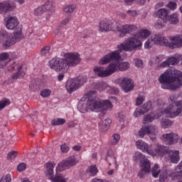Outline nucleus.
Wrapping results in <instances>:
<instances>
[{
	"mask_svg": "<svg viewBox=\"0 0 182 182\" xmlns=\"http://www.w3.org/2000/svg\"><path fill=\"white\" fill-rule=\"evenodd\" d=\"M134 65L136 68H143V60L139 58L134 59Z\"/></svg>",
	"mask_w": 182,
	"mask_h": 182,
	"instance_id": "obj_52",
	"label": "nucleus"
},
{
	"mask_svg": "<svg viewBox=\"0 0 182 182\" xmlns=\"http://www.w3.org/2000/svg\"><path fill=\"white\" fill-rule=\"evenodd\" d=\"M56 166V164L55 162H47L46 164V169L45 171L46 177H47L49 180H52L53 178V168H55V166Z\"/></svg>",
	"mask_w": 182,
	"mask_h": 182,
	"instance_id": "obj_19",
	"label": "nucleus"
},
{
	"mask_svg": "<svg viewBox=\"0 0 182 182\" xmlns=\"http://www.w3.org/2000/svg\"><path fill=\"white\" fill-rule=\"evenodd\" d=\"M17 170L19 172L26 170V164H25V163L20 164L17 167Z\"/></svg>",
	"mask_w": 182,
	"mask_h": 182,
	"instance_id": "obj_57",
	"label": "nucleus"
},
{
	"mask_svg": "<svg viewBox=\"0 0 182 182\" xmlns=\"http://www.w3.org/2000/svg\"><path fill=\"white\" fill-rule=\"evenodd\" d=\"M66 123V120L63 118H57L51 120L52 126H62V124H65Z\"/></svg>",
	"mask_w": 182,
	"mask_h": 182,
	"instance_id": "obj_39",
	"label": "nucleus"
},
{
	"mask_svg": "<svg viewBox=\"0 0 182 182\" xmlns=\"http://www.w3.org/2000/svg\"><path fill=\"white\" fill-rule=\"evenodd\" d=\"M68 179L62 174H56L55 176L52 179L53 182H66Z\"/></svg>",
	"mask_w": 182,
	"mask_h": 182,
	"instance_id": "obj_43",
	"label": "nucleus"
},
{
	"mask_svg": "<svg viewBox=\"0 0 182 182\" xmlns=\"http://www.w3.org/2000/svg\"><path fill=\"white\" fill-rule=\"evenodd\" d=\"M82 62L80 54L77 53H67L64 54V58H54L49 62L50 68L56 72H68L69 68L77 66Z\"/></svg>",
	"mask_w": 182,
	"mask_h": 182,
	"instance_id": "obj_4",
	"label": "nucleus"
},
{
	"mask_svg": "<svg viewBox=\"0 0 182 182\" xmlns=\"http://www.w3.org/2000/svg\"><path fill=\"white\" fill-rule=\"evenodd\" d=\"M110 124H112V119H107L104 120L101 124V129L103 132H106V130H109V127H110Z\"/></svg>",
	"mask_w": 182,
	"mask_h": 182,
	"instance_id": "obj_40",
	"label": "nucleus"
},
{
	"mask_svg": "<svg viewBox=\"0 0 182 182\" xmlns=\"http://www.w3.org/2000/svg\"><path fill=\"white\" fill-rule=\"evenodd\" d=\"M133 160L134 161H139V163L141 161H144V160H146V156H144V154H142L141 152H136L133 156Z\"/></svg>",
	"mask_w": 182,
	"mask_h": 182,
	"instance_id": "obj_38",
	"label": "nucleus"
},
{
	"mask_svg": "<svg viewBox=\"0 0 182 182\" xmlns=\"http://www.w3.org/2000/svg\"><path fill=\"white\" fill-rule=\"evenodd\" d=\"M87 173L90 177H95V176L98 173L97 168L96 166L92 165L87 170Z\"/></svg>",
	"mask_w": 182,
	"mask_h": 182,
	"instance_id": "obj_37",
	"label": "nucleus"
},
{
	"mask_svg": "<svg viewBox=\"0 0 182 182\" xmlns=\"http://www.w3.org/2000/svg\"><path fill=\"white\" fill-rule=\"evenodd\" d=\"M112 158L113 159V163L115 166L116 170H118L119 164L117 163V161H116V155L114 154V151L109 150L107 152V160L109 166H112Z\"/></svg>",
	"mask_w": 182,
	"mask_h": 182,
	"instance_id": "obj_22",
	"label": "nucleus"
},
{
	"mask_svg": "<svg viewBox=\"0 0 182 182\" xmlns=\"http://www.w3.org/2000/svg\"><path fill=\"white\" fill-rule=\"evenodd\" d=\"M139 165L141 170H144V171H146V173H150L151 165L150 161H149V159H145L144 161L139 162Z\"/></svg>",
	"mask_w": 182,
	"mask_h": 182,
	"instance_id": "obj_26",
	"label": "nucleus"
},
{
	"mask_svg": "<svg viewBox=\"0 0 182 182\" xmlns=\"http://www.w3.org/2000/svg\"><path fill=\"white\" fill-rule=\"evenodd\" d=\"M17 72L11 76L12 79L14 80L22 79V77H23L26 73V69L23 68L22 65L17 67Z\"/></svg>",
	"mask_w": 182,
	"mask_h": 182,
	"instance_id": "obj_21",
	"label": "nucleus"
},
{
	"mask_svg": "<svg viewBox=\"0 0 182 182\" xmlns=\"http://www.w3.org/2000/svg\"><path fill=\"white\" fill-rule=\"evenodd\" d=\"M171 121L168 119H162L161 121V126L162 129H168V127H171Z\"/></svg>",
	"mask_w": 182,
	"mask_h": 182,
	"instance_id": "obj_42",
	"label": "nucleus"
},
{
	"mask_svg": "<svg viewBox=\"0 0 182 182\" xmlns=\"http://www.w3.org/2000/svg\"><path fill=\"white\" fill-rule=\"evenodd\" d=\"M16 68V63H14V64L11 65L9 67L8 70L9 72H12V70H14Z\"/></svg>",
	"mask_w": 182,
	"mask_h": 182,
	"instance_id": "obj_64",
	"label": "nucleus"
},
{
	"mask_svg": "<svg viewBox=\"0 0 182 182\" xmlns=\"http://www.w3.org/2000/svg\"><path fill=\"white\" fill-rule=\"evenodd\" d=\"M168 21L172 25H177V23L180 22V19H178V14L173 13L172 14H171L169 16Z\"/></svg>",
	"mask_w": 182,
	"mask_h": 182,
	"instance_id": "obj_34",
	"label": "nucleus"
},
{
	"mask_svg": "<svg viewBox=\"0 0 182 182\" xmlns=\"http://www.w3.org/2000/svg\"><path fill=\"white\" fill-rule=\"evenodd\" d=\"M77 8V6L76 4H70L65 6L63 8V11L65 14H67V15H70V14H73L75 12V10Z\"/></svg>",
	"mask_w": 182,
	"mask_h": 182,
	"instance_id": "obj_31",
	"label": "nucleus"
},
{
	"mask_svg": "<svg viewBox=\"0 0 182 182\" xmlns=\"http://www.w3.org/2000/svg\"><path fill=\"white\" fill-rule=\"evenodd\" d=\"M127 14L129 15V16H137V11L134 10H128Z\"/></svg>",
	"mask_w": 182,
	"mask_h": 182,
	"instance_id": "obj_62",
	"label": "nucleus"
},
{
	"mask_svg": "<svg viewBox=\"0 0 182 182\" xmlns=\"http://www.w3.org/2000/svg\"><path fill=\"white\" fill-rule=\"evenodd\" d=\"M155 61L154 63H160V62H163V60H164L165 58L164 55H158L156 57H155Z\"/></svg>",
	"mask_w": 182,
	"mask_h": 182,
	"instance_id": "obj_58",
	"label": "nucleus"
},
{
	"mask_svg": "<svg viewBox=\"0 0 182 182\" xmlns=\"http://www.w3.org/2000/svg\"><path fill=\"white\" fill-rule=\"evenodd\" d=\"M180 139V136L178 134L174 133V132H171L168 134H164L162 135V139L166 144H176V143H178V140Z\"/></svg>",
	"mask_w": 182,
	"mask_h": 182,
	"instance_id": "obj_14",
	"label": "nucleus"
},
{
	"mask_svg": "<svg viewBox=\"0 0 182 182\" xmlns=\"http://www.w3.org/2000/svg\"><path fill=\"white\" fill-rule=\"evenodd\" d=\"M50 93H52L50 90L45 89L41 91V96H42V97H48V96H50Z\"/></svg>",
	"mask_w": 182,
	"mask_h": 182,
	"instance_id": "obj_50",
	"label": "nucleus"
},
{
	"mask_svg": "<svg viewBox=\"0 0 182 182\" xmlns=\"http://www.w3.org/2000/svg\"><path fill=\"white\" fill-rule=\"evenodd\" d=\"M162 89L177 90L182 87V72L178 70H166L159 77Z\"/></svg>",
	"mask_w": 182,
	"mask_h": 182,
	"instance_id": "obj_5",
	"label": "nucleus"
},
{
	"mask_svg": "<svg viewBox=\"0 0 182 182\" xmlns=\"http://www.w3.org/2000/svg\"><path fill=\"white\" fill-rule=\"evenodd\" d=\"M67 164V166H68V168L73 167V166H75L79 163V161L76 159V156H70L67 160L65 161Z\"/></svg>",
	"mask_w": 182,
	"mask_h": 182,
	"instance_id": "obj_32",
	"label": "nucleus"
},
{
	"mask_svg": "<svg viewBox=\"0 0 182 182\" xmlns=\"http://www.w3.org/2000/svg\"><path fill=\"white\" fill-rule=\"evenodd\" d=\"M149 173L150 172H146V171L141 169L139 173H138V176L139 177V178H144V177L149 174Z\"/></svg>",
	"mask_w": 182,
	"mask_h": 182,
	"instance_id": "obj_55",
	"label": "nucleus"
},
{
	"mask_svg": "<svg viewBox=\"0 0 182 182\" xmlns=\"http://www.w3.org/2000/svg\"><path fill=\"white\" fill-rule=\"evenodd\" d=\"M139 110H141V114H145L149 110H151V102H148L144 104L141 107H139Z\"/></svg>",
	"mask_w": 182,
	"mask_h": 182,
	"instance_id": "obj_33",
	"label": "nucleus"
},
{
	"mask_svg": "<svg viewBox=\"0 0 182 182\" xmlns=\"http://www.w3.org/2000/svg\"><path fill=\"white\" fill-rule=\"evenodd\" d=\"M14 9V6L11 5L8 1H3L0 3V11L1 14H6Z\"/></svg>",
	"mask_w": 182,
	"mask_h": 182,
	"instance_id": "obj_24",
	"label": "nucleus"
},
{
	"mask_svg": "<svg viewBox=\"0 0 182 182\" xmlns=\"http://www.w3.org/2000/svg\"><path fill=\"white\" fill-rule=\"evenodd\" d=\"M144 102V98L143 97H139L136 100V105L140 106Z\"/></svg>",
	"mask_w": 182,
	"mask_h": 182,
	"instance_id": "obj_60",
	"label": "nucleus"
},
{
	"mask_svg": "<svg viewBox=\"0 0 182 182\" xmlns=\"http://www.w3.org/2000/svg\"><path fill=\"white\" fill-rule=\"evenodd\" d=\"M164 114L163 109H159L156 114L150 113L149 114L144 116V122H146V123H151L156 119H159V117H161Z\"/></svg>",
	"mask_w": 182,
	"mask_h": 182,
	"instance_id": "obj_17",
	"label": "nucleus"
},
{
	"mask_svg": "<svg viewBox=\"0 0 182 182\" xmlns=\"http://www.w3.org/2000/svg\"><path fill=\"white\" fill-rule=\"evenodd\" d=\"M48 11H52V3L50 1L46 2L43 6H38L34 9L35 16L42 17L44 14Z\"/></svg>",
	"mask_w": 182,
	"mask_h": 182,
	"instance_id": "obj_13",
	"label": "nucleus"
},
{
	"mask_svg": "<svg viewBox=\"0 0 182 182\" xmlns=\"http://www.w3.org/2000/svg\"><path fill=\"white\" fill-rule=\"evenodd\" d=\"M178 95L172 94L168 98V107L163 110L164 114L167 117L174 119L177 116H180L182 112V102L177 100Z\"/></svg>",
	"mask_w": 182,
	"mask_h": 182,
	"instance_id": "obj_6",
	"label": "nucleus"
},
{
	"mask_svg": "<svg viewBox=\"0 0 182 182\" xmlns=\"http://www.w3.org/2000/svg\"><path fill=\"white\" fill-rule=\"evenodd\" d=\"M166 7L168 8L170 11H176V9H177V3L174 1H169Z\"/></svg>",
	"mask_w": 182,
	"mask_h": 182,
	"instance_id": "obj_48",
	"label": "nucleus"
},
{
	"mask_svg": "<svg viewBox=\"0 0 182 182\" xmlns=\"http://www.w3.org/2000/svg\"><path fill=\"white\" fill-rule=\"evenodd\" d=\"M11 181H12V178H11L10 174L3 176L0 180V182H11Z\"/></svg>",
	"mask_w": 182,
	"mask_h": 182,
	"instance_id": "obj_51",
	"label": "nucleus"
},
{
	"mask_svg": "<svg viewBox=\"0 0 182 182\" xmlns=\"http://www.w3.org/2000/svg\"><path fill=\"white\" fill-rule=\"evenodd\" d=\"M65 88L68 93H73L79 88L77 85V80L74 79H70L67 81Z\"/></svg>",
	"mask_w": 182,
	"mask_h": 182,
	"instance_id": "obj_18",
	"label": "nucleus"
},
{
	"mask_svg": "<svg viewBox=\"0 0 182 182\" xmlns=\"http://www.w3.org/2000/svg\"><path fill=\"white\" fill-rule=\"evenodd\" d=\"M113 29L115 30V32H119V38H124L127 33H132V32L136 31L137 27L132 24L123 25L117 22V24L114 26Z\"/></svg>",
	"mask_w": 182,
	"mask_h": 182,
	"instance_id": "obj_8",
	"label": "nucleus"
},
{
	"mask_svg": "<svg viewBox=\"0 0 182 182\" xmlns=\"http://www.w3.org/2000/svg\"><path fill=\"white\" fill-rule=\"evenodd\" d=\"M154 45L165 46L172 50L180 49L182 48V34L169 36L168 38L163 34H154L146 41L144 47L146 49H150V48H153Z\"/></svg>",
	"mask_w": 182,
	"mask_h": 182,
	"instance_id": "obj_3",
	"label": "nucleus"
},
{
	"mask_svg": "<svg viewBox=\"0 0 182 182\" xmlns=\"http://www.w3.org/2000/svg\"><path fill=\"white\" fill-rule=\"evenodd\" d=\"M168 14H170V12L166 9H160L156 11V16L161 19H163L164 21L167 16H168Z\"/></svg>",
	"mask_w": 182,
	"mask_h": 182,
	"instance_id": "obj_28",
	"label": "nucleus"
},
{
	"mask_svg": "<svg viewBox=\"0 0 182 182\" xmlns=\"http://www.w3.org/2000/svg\"><path fill=\"white\" fill-rule=\"evenodd\" d=\"M136 146L139 150H141V151L144 153H147V154H149V151H150L151 149V145H149V144L146 143L141 139L136 141Z\"/></svg>",
	"mask_w": 182,
	"mask_h": 182,
	"instance_id": "obj_20",
	"label": "nucleus"
},
{
	"mask_svg": "<svg viewBox=\"0 0 182 182\" xmlns=\"http://www.w3.org/2000/svg\"><path fill=\"white\" fill-rule=\"evenodd\" d=\"M75 80H77V85L78 87L80 86H83L85 83H86V80H87V78L85 76H79L77 78H74Z\"/></svg>",
	"mask_w": 182,
	"mask_h": 182,
	"instance_id": "obj_44",
	"label": "nucleus"
},
{
	"mask_svg": "<svg viewBox=\"0 0 182 182\" xmlns=\"http://www.w3.org/2000/svg\"><path fill=\"white\" fill-rule=\"evenodd\" d=\"M129 69H130V64L129 63V62H118V70H119L120 72H124L125 70H127Z\"/></svg>",
	"mask_w": 182,
	"mask_h": 182,
	"instance_id": "obj_35",
	"label": "nucleus"
},
{
	"mask_svg": "<svg viewBox=\"0 0 182 182\" xmlns=\"http://www.w3.org/2000/svg\"><path fill=\"white\" fill-rule=\"evenodd\" d=\"M42 56H49L50 55V46H47L41 49Z\"/></svg>",
	"mask_w": 182,
	"mask_h": 182,
	"instance_id": "obj_46",
	"label": "nucleus"
},
{
	"mask_svg": "<svg viewBox=\"0 0 182 182\" xmlns=\"http://www.w3.org/2000/svg\"><path fill=\"white\" fill-rule=\"evenodd\" d=\"M8 59H9V53H2L0 54V68H4L8 65V62H6Z\"/></svg>",
	"mask_w": 182,
	"mask_h": 182,
	"instance_id": "obj_29",
	"label": "nucleus"
},
{
	"mask_svg": "<svg viewBox=\"0 0 182 182\" xmlns=\"http://www.w3.org/2000/svg\"><path fill=\"white\" fill-rule=\"evenodd\" d=\"M93 70L96 76H98V77H107V76H109L107 70H105L103 67H95Z\"/></svg>",
	"mask_w": 182,
	"mask_h": 182,
	"instance_id": "obj_23",
	"label": "nucleus"
},
{
	"mask_svg": "<svg viewBox=\"0 0 182 182\" xmlns=\"http://www.w3.org/2000/svg\"><path fill=\"white\" fill-rule=\"evenodd\" d=\"M182 59V55L180 54H176L174 56L170 57L167 59L168 63L169 65H178V63H180V60Z\"/></svg>",
	"mask_w": 182,
	"mask_h": 182,
	"instance_id": "obj_27",
	"label": "nucleus"
},
{
	"mask_svg": "<svg viewBox=\"0 0 182 182\" xmlns=\"http://www.w3.org/2000/svg\"><path fill=\"white\" fill-rule=\"evenodd\" d=\"M117 22L109 23L107 20H103L100 21L99 24V32H109V31H116L114 26H116Z\"/></svg>",
	"mask_w": 182,
	"mask_h": 182,
	"instance_id": "obj_15",
	"label": "nucleus"
},
{
	"mask_svg": "<svg viewBox=\"0 0 182 182\" xmlns=\"http://www.w3.org/2000/svg\"><path fill=\"white\" fill-rule=\"evenodd\" d=\"M11 105V101L8 99H4L0 101V112L1 110H4L6 106H9Z\"/></svg>",
	"mask_w": 182,
	"mask_h": 182,
	"instance_id": "obj_45",
	"label": "nucleus"
},
{
	"mask_svg": "<svg viewBox=\"0 0 182 182\" xmlns=\"http://www.w3.org/2000/svg\"><path fill=\"white\" fill-rule=\"evenodd\" d=\"M108 91L111 95H117V93H119V89L114 87H109Z\"/></svg>",
	"mask_w": 182,
	"mask_h": 182,
	"instance_id": "obj_54",
	"label": "nucleus"
},
{
	"mask_svg": "<svg viewBox=\"0 0 182 182\" xmlns=\"http://www.w3.org/2000/svg\"><path fill=\"white\" fill-rule=\"evenodd\" d=\"M109 100H105L100 101L97 98V93L95 91H91L85 95L78 104V109L81 113H86L87 110L99 113L100 112H107L112 110L113 105L112 102L117 100L116 97H110Z\"/></svg>",
	"mask_w": 182,
	"mask_h": 182,
	"instance_id": "obj_2",
	"label": "nucleus"
},
{
	"mask_svg": "<svg viewBox=\"0 0 182 182\" xmlns=\"http://www.w3.org/2000/svg\"><path fill=\"white\" fill-rule=\"evenodd\" d=\"M6 28L9 31H15L19 28L18 17L9 15L4 18Z\"/></svg>",
	"mask_w": 182,
	"mask_h": 182,
	"instance_id": "obj_9",
	"label": "nucleus"
},
{
	"mask_svg": "<svg viewBox=\"0 0 182 182\" xmlns=\"http://www.w3.org/2000/svg\"><path fill=\"white\" fill-rule=\"evenodd\" d=\"M157 131V127L155 125L144 126L136 133V136L140 139H143L146 134L149 136H155Z\"/></svg>",
	"mask_w": 182,
	"mask_h": 182,
	"instance_id": "obj_11",
	"label": "nucleus"
},
{
	"mask_svg": "<svg viewBox=\"0 0 182 182\" xmlns=\"http://www.w3.org/2000/svg\"><path fill=\"white\" fill-rule=\"evenodd\" d=\"M167 151H168L167 147L158 144L154 151L153 149H151H151L149 151V156H152L153 157H156V156L163 157L164 156L166 155V153L167 154Z\"/></svg>",
	"mask_w": 182,
	"mask_h": 182,
	"instance_id": "obj_16",
	"label": "nucleus"
},
{
	"mask_svg": "<svg viewBox=\"0 0 182 182\" xmlns=\"http://www.w3.org/2000/svg\"><path fill=\"white\" fill-rule=\"evenodd\" d=\"M168 66H170V64L168 60L166 59V61H164L159 65H158V68H168Z\"/></svg>",
	"mask_w": 182,
	"mask_h": 182,
	"instance_id": "obj_61",
	"label": "nucleus"
},
{
	"mask_svg": "<svg viewBox=\"0 0 182 182\" xmlns=\"http://www.w3.org/2000/svg\"><path fill=\"white\" fill-rule=\"evenodd\" d=\"M119 141H120V135H119L118 134H114L113 140L111 141L112 146H116V144H117V143H119Z\"/></svg>",
	"mask_w": 182,
	"mask_h": 182,
	"instance_id": "obj_49",
	"label": "nucleus"
},
{
	"mask_svg": "<svg viewBox=\"0 0 182 182\" xmlns=\"http://www.w3.org/2000/svg\"><path fill=\"white\" fill-rule=\"evenodd\" d=\"M23 37L22 28L21 27L15 29L13 36L5 30L0 31V43H1L4 48H9L15 45V43L21 41Z\"/></svg>",
	"mask_w": 182,
	"mask_h": 182,
	"instance_id": "obj_7",
	"label": "nucleus"
},
{
	"mask_svg": "<svg viewBox=\"0 0 182 182\" xmlns=\"http://www.w3.org/2000/svg\"><path fill=\"white\" fill-rule=\"evenodd\" d=\"M140 114H142L141 111L140 110V108H138L134 112V117H139V116H140Z\"/></svg>",
	"mask_w": 182,
	"mask_h": 182,
	"instance_id": "obj_63",
	"label": "nucleus"
},
{
	"mask_svg": "<svg viewBox=\"0 0 182 182\" xmlns=\"http://www.w3.org/2000/svg\"><path fill=\"white\" fill-rule=\"evenodd\" d=\"M151 35V32L147 29H141L134 34L132 37L127 38L122 43L117 46L118 50L109 53L102 57L99 65H107L112 60H119L120 59V52H133V50H140L141 49V41L139 39H147Z\"/></svg>",
	"mask_w": 182,
	"mask_h": 182,
	"instance_id": "obj_1",
	"label": "nucleus"
},
{
	"mask_svg": "<svg viewBox=\"0 0 182 182\" xmlns=\"http://www.w3.org/2000/svg\"><path fill=\"white\" fill-rule=\"evenodd\" d=\"M117 82H118L119 86L125 93H129V92H131V90L134 89L133 80L127 77L119 78L117 80Z\"/></svg>",
	"mask_w": 182,
	"mask_h": 182,
	"instance_id": "obj_10",
	"label": "nucleus"
},
{
	"mask_svg": "<svg viewBox=\"0 0 182 182\" xmlns=\"http://www.w3.org/2000/svg\"><path fill=\"white\" fill-rule=\"evenodd\" d=\"M164 22H166L165 20L164 21L159 20L154 25L155 28L156 29H161V28H164Z\"/></svg>",
	"mask_w": 182,
	"mask_h": 182,
	"instance_id": "obj_53",
	"label": "nucleus"
},
{
	"mask_svg": "<svg viewBox=\"0 0 182 182\" xmlns=\"http://www.w3.org/2000/svg\"><path fill=\"white\" fill-rule=\"evenodd\" d=\"M60 150L62 153H68L69 151V146L66 144H63L60 146Z\"/></svg>",
	"mask_w": 182,
	"mask_h": 182,
	"instance_id": "obj_56",
	"label": "nucleus"
},
{
	"mask_svg": "<svg viewBox=\"0 0 182 182\" xmlns=\"http://www.w3.org/2000/svg\"><path fill=\"white\" fill-rule=\"evenodd\" d=\"M168 176H171V171L167 169L161 170L159 173L160 181L164 182V180H166L167 177H168Z\"/></svg>",
	"mask_w": 182,
	"mask_h": 182,
	"instance_id": "obj_30",
	"label": "nucleus"
},
{
	"mask_svg": "<svg viewBox=\"0 0 182 182\" xmlns=\"http://www.w3.org/2000/svg\"><path fill=\"white\" fill-rule=\"evenodd\" d=\"M66 168H69V166H68V164H66L65 161H63L58 164L56 171H65Z\"/></svg>",
	"mask_w": 182,
	"mask_h": 182,
	"instance_id": "obj_41",
	"label": "nucleus"
},
{
	"mask_svg": "<svg viewBox=\"0 0 182 182\" xmlns=\"http://www.w3.org/2000/svg\"><path fill=\"white\" fill-rule=\"evenodd\" d=\"M161 171V170H160V166H159V164H156L151 169V173L155 178H157V177H159Z\"/></svg>",
	"mask_w": 182,
	"mask_h": 182,
	"instance_id": "obj_36",
	"label": "nucleus"
},
{
	"mask_svg": "<svg viewBox=\"0 0 182 182\" xmlns=\"http://www.w3.org/2000/svg\"><path fill=\"white\" fill-rule=\"evenodd\" d=\"M70 19H72V17L70 16H68L67 18L61 21V25H63V26H66V24L68 22H70Z\"/></svg>",
	"mask_w": 182,
	"mask_h": 182,
	"instance_id": "obj_59",
	"label": "nucleus"
},
{
	"mask_svg": "<svg viewBox=\"0 0 182 182\" xmlns=\"http://www.w3.org/2000/svg\"><path fill=\"white\" fill-rule=\"evenodd\" d=\"M119 70V61H116L114 63H111L107 68V72L108 73V76L113 75L115 72Z\"/></svg>",
	"mask_w": 182,
	"mask_h": 182,
	"instance_id": "obj_25",
	"label": "nucleus"
},
{
	"mask_svg": "<svg viewBox=\"0 0 182 182\" xmlns=\"http://www.w3.org/2000/svg\"><path fill=\"white\" fill-rule=\"evenodd\" d=\"M165 159L168 163L177 164L180 161V151L177 150H168Z\"/></svg>",
	"mask_w": 182,
	"mask_h": 182,
	"instance_id": "obj_12",
	"label": "nucleus"
},
{
	"mask_svg": "<svg viewBox=\"0 0 182 182\" xmlns=\"http://www.w3.org/2000/svg\"><path fill=\"white\" fill-rule=\"evenodd\" d=\"M16 156H18V151H12L11 152H9L7 155V159L9 160L10 161L11 160H15Z\"/></svg>",
	"mask_w": 182,
	"mask_h": 182,
	"instance_id": "obj_47",
	"label": "nucleus"
}]
</instances>
